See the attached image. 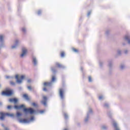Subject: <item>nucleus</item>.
I'll return each mask as SVG.
<instances>
[{"label":"nucleus","mask_w":130,"mask_h":130,"mask_svg":"<svg viewBox=\"0 0 130 130\" xmlns=\"http://www.w3.org/2000/svg\"><path fill=\"white\" fill-rule=\"evenodd\" d=\"M14 108L15 109H21V108H23V111L24 112H25V113H28V112H29V113L30 114H33V113L35 112V111H34V110H33L32 108L27 109L25 108V106H24V105H21L20 106L16 105L14 106Z\"/></svg>","instance_id":"1"},{"label":"nucleus","mask_w":130,"mask_h":130,"mask_svg":"<svg viewBox=\"0 0 130 130\" xmlns=\"http://www.w3.org/2000/svg\"><path fill=\"white\" fill-rule=\"evenodd\" d=\"M0 119H1V120H4V118H5V116H6V115H7V116H9L10 117H14V114H10V113H0Z\"/></svg>","instance_id":"2"},{"label":"nucleus","mask_w":130,"mask_h":130,"mask_svg":"<svg viewBox=\"0 0 130 130\" xmlns=\"http://www.w3.org/2000/svg\"><path fill=\"white\" fill-rule=\"evenodd\" d=\"M15 79H16L17 83H18V84H21V83H22V81L23 80V79H25V76L22 75L20 77V79H19V75H16L15 76Z\"/></svg>","instance_id":"3"},{"label":"nucleus","mask_w":130,"mask_h":130,"mask_svg":"<svg viewBox=\"0 0 130 130\" xmlns=\"http://www.w3.org/2000/svg\"><path fill=\"white\" fill-rule=\"evenodd\" d=\"M2 95H6V96H11V95H13V91L12 90L4 91L2 92Z\"/></svg>","instance_id":"4"},{"label":"nucleus","mask_w":130,"mask_h":130,"mask_svg":"<svg viewBox=\"0 0 130 130\" xmlns=\"http://www.w3.org/2000/svg\"><path fill=\"white\" fill-rule=\"evenodd\" d=\"M59 94L61 99H64V90L62 88L59 89Z\"/></svg>","instance_id":"5"},{"label":"nucleus","mask_w":130,"mask_h":130,"mask_svg":"<svg viewBox=\"0 0 130 130\" xmlns=\"http://www.w3.org/2000/svg\"><path fill=\"white\" fill-rule=\"evenodd\" d=\"M22 53L20 55V57H24V56L27 53L28 50L25 48H22Z\"/></svg>","instance_id":"6"},{"label":"nucleus","mask_w":130,"mask_h":130,"mask_svg":"<svg viewBox=\"0 0 130 130\" xmlns=\"http://www.w3.org/2000/svg\"><path fill=\"white\" fill-rule=\"evenodd\" d=\"M43 101L41 102V103L43 104L45 106H46V103H47V97L46 96H43Z\"/></svg>","instance_id":"7"},{"label":"nucleus","mask_w":130,"mask_h":130,"mask_svg":"<svg viewBox=\"0 0 130 130\" xmlns=\"http://www.w3.org/2000/svg\"><path fill=\"white\" fill-rule=\"evenodd\" d=\"M55 67L56 68H58L59 69H61V68H63V66H62V64H60L59 62H56Z\"/></svg>","instance_id":"8"},{"label":"nucleus","mask_w":130,"mask_h":130,"mask_svg":"<svg viewBox=\"0 0 130 130\" xmlns=\"http://www.w3.org/2000/svg\"><path fill=\"white\" fill-rule=\"evenodd\" d=\"M9 102L17 103V102H18V100L17 99H9Z\"/></svg>","instance_id":"9"},{"label":"nucleus","mask_w":130,"mask_h":130,"mask_svg":"<svg viewBox=\"0 0 130 130\" xmlns=\"http://www.w3.org/2000/svg\"><path fill=\"white\" fill-rule=\"evenodd\" d=\"M44 86H45V87H50L51 86V82H45L44 83Z\"/></svg>","instance_id":"10"},{"label":"nucleus","mask_w":130,"mask_h":130,"mask_svg":"<svg viewBox=\"0 0 130 130\" xmlns=\"http://www.w3.org/2000/svg\"><path fill=\"white\" fill-rule=\"evenodd\" d=\"M23 97L26 100H28V101L30 100V98H29V96H28V94H24L23 95Z\"/></svg>","instance_id":"11"},{"label":"nucleus","mask_w":130,"mask_h":130,"mask_svg":"<svg viewBox=\"0 0 130 130\" xmlns=\"http://www.w3.org/2000/svg\"><path fill=\"white\" fill-rule=\"evenodd\" d=\"M32 60L35 66H36V64H37V60H36V58L34 57Z\"/></svg>","instance_id":"12"},{"label":"nucleus","mask_w":130,"mask_h":130,"mask_svg":"<svg viewBox=\"0 0 130 130\" xmlns=\"http://www.w3.org/2000/svg\"><path fill=\"white\" fill-rule=\"evenodd\" d=\"M125 40H127L128 43L129 44H130V39H129V37L126 36L125 37Z\"/></svg>","instance_id":"13"},{"label":"nucleus","mask_w":130,"mask_h":130,"mask_svg":"<svg viewBox=\"0 0 130 130\" xmlns=\"http://www.w3.org/2000/svg\"><path fill=\"white\" fill-rule=\"evenodd\" d=\"M114 126L116 130H119V128L117 127V124L116 123H114Z\"/></svg>","instance_id":"14"},{"label":"nucleus","mask_w":130,"mask_h":130,"mask_svg":"<svg viewBox=\"0 0 130 130\" xmlns=\"http://www.w3.org/2000/svg\"><path fill=\"white\" fill-rule=\"evenodd\" d=\"M20 122H24V123H26L28 122V120H27V119H23L20 120Z\"/></svg>","instance_id":"15"},{"label":"nucleus","mask_w":130,"mask_h":130,"mask_svg":"<svg viewBox=\"0 0 130 130\" xmlns=\"http://www.w3.org/2000/svg\"><path fill=\"white\" fill-rule=\"evenodd\" d=\"M22 116V114L21 113H20V112H17V113H16V116H17V117H20V116Z\"/></svg>","instance_id":"16"},{"label":"nucleus","mask_w":130,"mask_h":130,"mask_svg":"<svg viewBox=\"0 0 130 130\" xmlns=\"http://www.w3.org/2000/svg\"><path fill=\"white\" fill-rule=\"evenodd\" d=\"M64 52L62 51V52H61L60 53V56L61 57H64Z\"/></svg>","instance_id":"17"},{"label":"nucleus","mask_w":130,"mask_h":130,"mask_svg":"<svg viewBox=\"0 0 130 130\" xmlns=\"http://www.w3.org/2000/svg\"><path fill=\"white\" fill-rule=\"evenodd\" d=\"M4 40V36L3 35H1L0 36V41H3Z\"/></svg>","instance_id":"18"},{"label":"nucleus","mask_w":130,"mask_h":130,"mask_svg":"<svg viewBox=\"0 0 130 130\" xmlns=\"http://www.w3.org/2000/svg\"><path fill=\"white\" fill-rule=\"evenodd\" d=\"M51 71L52 72H53V73H55L56 72V70H55V69L53 67L51 68Z\"/></svg>","instance_id":"19"},{"label":"nucleus","mask_w":130,"mask_h":130,"mask_svg":"<svg viewBox=\"0 0 130 130\" xmlns=\"http://www.w3.org/2000/svg\"><path fill=\"white\" fill-rule=\"evenodd\" d=\"M10 84L11 86H15V83L13 81H10Z\"/></svg>","instance_id":"20"},{"label":"nucleus","mask_w":130,"mask_h":130,"mask_svg":"<svg viewBox=\"0 0 130 130\" xmlns=\"http://www.w3.org/2000/svg\"><path fill=\"white\" fill-rule=\"evenodd\" d=\"M73 51H74V52H78L79 50H78V49H76V48H73Z\"/></svg>","instance_id":"21"},{"label":"nucleus","mask_w":130,"mask_h":130,"mask_svg":"<svg viewBox=\"0 0 130 130\" xmlns=\"http://www.w3.org/2000/svg\"><path fill=\"white\" fill-rule=\"evenodd\" d=\"M54 81H55V76H52V82H54Z\"/></svg>","instance_id":"22"},{"label":"nucleus","mask_w":130,"mask_h":130,"mask_svg":"<svg viewBox=\"0 0 130 130\" xmlns=\"http://www.w3.org/2000/svg\"><path fill=\"white\" fill-rule=\"evenodd\" d=\"M88 81L89 82H92V77H91V76L88 77Z\"/></svg>","instance_id":"23"},{"label":"nucleus","mask_w":130,"mask_h":130,"mask_svg":"<svg viewBox=\"0 0 130 130\" xmlns=\"http://www.w3.org/2000/svg\"><path fill=\"white\" fill-rule=\"evenodd\" d=\"M22 32H26V28H22Z\"/></svg>","instance_id":"24"},{"label":"nucleus","mask_w":130,"mask_h":130,"mask_svg":"<svg viewBox=\"0 0 130 130\" xmlns=\"http://www.w3.org/2000/svg\"><path fill=\"white\" fill-rule=\"evenodd\" d=\"M32 105L33 106H35V107L37 106V104H36V103H32Z\"/></svg>","instance_id":"25"},{"label":"nucleus","mask_w":130,"mask_h":130,"mask_svg":"<svg viewBox=\"0 0 130 130\" xmlns=\"http://www.w3.org/2000/svg\"><path fill=\"white\" fill-rule=\"evenodd\" d=\"M41 10H39L38 12V15H40L41 14Z\"/></svg>","instance_id":"26"},{"label":"nucleus","mask_w":130,"mask_h":130,"mask_svg":"<svg viewBox=\"0 0 130 130\" xmlns=\"http://www.w3.org/2000/svg\"><path fill=\"white\" fill-rule=\"evenodd\" d=\"M27 88L28 89V90H32V87H31V86H28L27 87Z\"/></svg>","instance_id":"27"},{"label":"nucleus","mask_w":130,"mask_h":130,"mask_svg":"<svg viewBox=\"0 0 130 130\" xmlns=\"http://www.w3.org/2000/svg\"><path fill=\"white\" fill-rule=\"evenodd\" d=\"M7 108H8V109H11V108H12V106H8L7 107Z\"/></svg>","instance_id":"28"},{"label":"nucleus","mask_w":130,"mask_h":130,"mask_svg":"<svg viewBox=\"0 0 130 130\" xmlns=\"http://www.w3.org/2000/svg\"><path fill=\"white\" fill-rule=\"evenodd\" d=\"M64 116L65 118H68V114H64Z\"/></svg>","instance_id":"29"},{"label":"nucleus","mask_w":130,"mask_h":130,"mask_svg":"<svg viewBox=\"0 0 130 130\" xmlns=\"http://www.w3.org/2000/svg\"><path fill=\"white\" fill-rule=\"evenodd\" d=\"M103 98V96H99L100 100H101V99H102Z\"/></svg>","instance_id":"30"},{"label":"nucleus","mask_w":130,"mask_h":130,"mask_svg":"<svg viewBox=\"0 0 130 130\" xmlns=\"http://www.w3.org/2000/svg\"><path fill=\"white\" fill-rule=\"evenodd\" d=\"M43 90H44V91H47V89H46V87H44V88H43Z\"/></svg>","instance_id":"31"},{"label":"nucleus","mask_w":130,"mask_h":130,"mask_svg":"<svg viewBox=\"0 0 130 130\" xmlns=\"http://www.w3.org/2000/svg\"><path fill=\"white\" fill-rule=\"evenodd\" d=\"M27 82H28V83H30L31 79H28Z\"/></svg>","instance_id":"32"},{"label":"nucleus","mask_w":130,"mask_h":130,"mask_svg":"<svg viewBox=\"0 0 130 130\" xmlns=\"http://www.w3.org/2000/svg\"><path fill=\"white\" fill-rule=\"evenodd\" d=\"M107 106H108V104H105V107H107Z\"/></svg>","instance_id":"33"},{"label":"nucleus","mask_w":130,"mask_h":130,"mask_svg":"<svg viewBox=\"0 0 130 130\" xmlns=\"http://www.w3.org/2000/svg\"><path fill=\"white\" fill-rule=\"evenodd\" d=\"M34 119V117H31L30 118V120H33Z\"/></svg>","instance_id":"34"},{"label":"nucleus","mask_w":130,"mask_h":130,"mask_svg":"<svg viewBox=\"0 0 130 130\" xmlns=\"http://www.w3.org/2000/svg\"><path fill=\"white\" fill-rule=\"evenodd\" d=\"M16 44H17L18 43H19V41L16 40Z\"/></svg>","instance_id":"35"},{"label":"nucleus","mask_w":130,"mask_h":130,"mask_svg":"<svg viewBox=\"0 0 130 130\" xmlns=\"http://www.w3.org/2000/svg\"><path fill=\"white\" fill-rule=\"evenodd\" d=\"M16 46H12V48H16Z\"/></svg>","instance_id":"36"},{"label":"nucleus","mask_w":130,"mask_h":130,"mask_svg":"<svg viewBox=\"0 0 130 130\" xmlns=\"http://www.w3.org/2000/svg\"><path fill=\"white\" fill-rule=\"evenodd\" d=\"M5 130H10V129H9V128H8V127H5Z\"/></svg>","instance_id":"37"},{"label":"nucleus","mask_w":130,"mask_h":130,"mask_svg":"<svg viewBox=\"0 0 130 130\" xmlns=\"http://www.w3.org/2000/svg\"><path fill=\"white\" fill-rule=\"evenodd\" d=\"M44 112V111H41V113H43Z\"/></svg>","instance_id":"38"},{"label":"nucleus","mask_w":130,"mask_h":130,"mask_svg":"<svg viewBox=\"0 0 130 130\" xmlns=\"http://www.w3.org/2000/svg\"><path fill=\"white\" fill-rule=\"evenodd\" d=\"M127 53V51H125V53Z\"/></svg>","instance_id":"39"},{"label":"nucleus","mask_w":130,"mask_h":130,"mask_svg":"<svg viewBox=\"0 0 130 130\" xmlns=\"http://www.w3.org/2000/svg\"><path fill=\"white\" fill-rule=\"evenodd\" d=\"M121 69H123V66H121Z\"/></svg>","instance_id":"40"},{"label":"nucleus","mask_w":130,"mask_h":130,"mask_svg":"<svg viewBox=\"0 0 130 130\" xmlns=\"http://www.w3.org/2000/svg\"><path fill=\"white\" fill-rule=\"evenodd\" d=\"M87 120H88V119H86V120H85V121H87Z\"/></svg>","instance_id":"41"},{"label":"nucleus","mask_w":130,"mask_h":130,"mask_svg":"<svg viewBox=\"0 0 130 130\" xmlns=\"http://www.w3.org/2000/svg\"><path fill=\"white\" fill-rule=\"evenodd\" d=\"M0 105H2V103H0Z\"/></svg>","instance_id":"42"},{"label":"nucleus","mask_w":130,"mask_h":130,"mask_svg":"<svg viewBox=\"0 0 130 130\" xmlns=\"http://www.w3.org/2000/svg\"><path fill=\"white\" fill-rule=\"evenodd\" d=\"M64 130H68V129L66 128V129H64Z\"/></svg>","instance_id":"43"},{"label":"nucleus","mask_w":130,"mask_h":130,"mask_svg":"<svg viewBox=\"0 0 130 130\" xmlns=\"http://www.w3.org/2000/svg\"><path fill=\"white\" fill-rule=\"evenodd\" d=\"M2 126H4V124H2Z\"/></svg>","instance_id":"44"}]
</instances>
